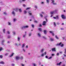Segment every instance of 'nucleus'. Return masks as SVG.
I'll list each match as a JSON object with an SVG mask.
<instances>
[{"label": "nucleus", "instance_id": "423d86ee", "mask_svg": "<svg viewBox=\"0 0 66 66\" xmlns=\"http://www.w3.org/2000/svg\"><path fill=\"white\" fill-rule=\"evenodd\" d=\"M59 18H60L59 17V15H58L56 16V17H53V18L54 19H59Z\"/></svg>", "mask_w": 66, "mask_h": 66}, {"label": "nucleus", "instance_id": "ea45409f", "mask_svg": "<svg viewBox=\"0 0 66 66\" xmlns=\"http://www.w3.org/2000/svg\"><path fill=\"white\" fill-rule=\"evenodd\" d=\"M54 26L55 27L56 26V23H55L54 22Z\"/></svg>", "mask_w": 66, "mask_h": 66}, {"label": "nucleus", "instance_id": "9b49d317", "mask_svg": "<svg viewBox=\"0 0 66 66\" xmlns=\"http://www.w3.org/2000/svg\"><path fill=\"white\" fill-rule=\"evenodd\" d=\"M14 55V53H13L10 55V57H12V56H13V55Z\"/></svg>", "mask_w": 66, "mask_h": 66}, {"label": "nucleus", "instance_id": "864d4df0", "mask_svg": "<svg viewBox=\"0 0 66 66\" xmlns=\"http://www.w3.org/2000/svg\"><path fill=\"white\" fill-rule=\"evenodd\" d=\"M32 28H34V25L33 24H32Z\"/></svg>", "mask_w": 66, "mask_h": 66}, {"label": "nucleus", "instance_id": "c85d7f7f", "mask_svg": "<svg viewBox=\"0 0 66 66\" xmlns=\"http://www.w3.org/2000/svg\"><path fill=\"white\" fill-rule=\"evenodd\" d=\"M48 17V16H45L44 18H45L46 20V21L47 22V19H46V17Z\"/></svg>", "mask_w": 66, "mask_h": 66}, {"label": "nucleus", "instance_id": "1a4fd4ad", "mask_svg": "<svg viewBox=\"0 0 66 66\" xmlns=\"http://www.w3.org/2000/svg\"><path fill=\"white\" fill-rule=\"evenodd\" d=\"M61 17L63 19H65V16L64 15H61Z\"/></svg>", "mask_w": 66, "mask_h": 66}, {"label": "nucleus", "instance_id": "ddd939ff", "mask_svg": "<svg viewBox=\"0 0 66 66\" xmlns=\"http://www.w3.org/2000/svg\"><path fill=\"white\" fill-rule=\"evenodd\" d=\"M46 22L44 21L43 22V26H45V25H46Z\"/></svg>", "mask_w": 66, "mask_h": 66}, {"label": "nucleus", "instance_id": "7ed1b4c3", "mask_svg": "<svg viewBox=\"0 0 66 66\" xmlns=\"http://www.w3.org/2000/svg\"><path fill=\"white\" fill-rule=\"evenodd\" d=\"M57 12V10H55L54 11H53L51 12V14L52 15H53L54 14V13H56Z\"/></svg>", "mask_w": 66, "mask_h": 66}, {"label": "nucleus", "instance_id": "6e6d98bb", "mask_svg": "<svg viewBox=\"0 0 66 66\" xmlns=\"http://www.w3.org/2000/svg\"><path fill=\"white\" fill-rule=\"evenodd\" d=\"M45 57L46 59H48V56H46Z\"/></svg>", "mask_w": 66, "mask_h": 66}, {"label": "nucleus", "instance_id": "aec40b11", "mask_svg": "<svg viewBox=\"0 0 66 66\" xmlns=\"http://www.w3.org/2000/svg\"><path fill=\"white\" fill-rule=\"evenodd\" d=\"M0 64H4V62L3 61H2L0 62Z\"/></svg>", "mask_w": 66, "mask_h": 66}, {"label": "nucleus", "instance_id": "c756f323", "mask_svg": "<svg viewBox=\"0 0 66 66\" xmlns=\"http://www.w3.org/2000/svg\"><path fill=\"white\" fill-rule=\"evenodd\" d=\"M24 46H25L24 44H23L22 46V48H24Z\"/></svg>", "mask_w": 66, "mask_h": 66}, {"label": "nucleus", "instance_id": "6e6552de", "mask_svg": "<svg viewBox=\"0 0 66 66\" xmlns=\"http://www.w3.org/2000/svg\"><path fill=\"white\" fill-rule=\"evenodd\" d=\"M16 60H18L19 59H20V57L19 56H16Z\"/></svg>", "mask_w": 66, "mask_h": 66}, {"label": "nucleus", "instance_id": "052dcab7", "mask_svg": "<svg viewBox=\"0 0 66 66\" xmlns=\"http://www.w3.org/2000/svg\"><path fill=\"white\" fill-rule=\"evenodd\" d=\"M23 6L24 7H26V5L25 4L23 5Z\"/></svg>", "mask_w": 66, "mask_h": 66}, {"label": "nucleus", "instance_id": "4468645a", "mask_svg": "<svg viewBox=\"0 0 66 66\" xmlns=\"http://www.w3.org/2000/svg\"><path fill=\"white\" fill-rule=\"evenodd\" d=\"M38 36L39 37H41V35L39 33H38Z\"/></svg>", "mask_w": 66, "mask_h": 66}, {"label": "nucleus", "instance_id": "13d9d810", "mask_svg": "<svg viewBox=\"0 0 66 66\" xmlns=\"http://www.w3.org/2000/svg\"><path fill=\"white\" fill-rule=\"evenodd\" d=\"M34 22H35V23H37L38 22L36 21H34Z\"/></svg>", "mask_w": 66, "mask_h": 66}, {"label": "nucleus", "instance_id": "0eeeda50", "mask_svg": "<svg viewBox=\"0 0 66 66\" xmlns=\"http://www.w3.org/2000/svg\"><path fill=\"white\" fill-rule=\"evenodd\" d=\"M50 33H51L52 35V36H54V34L53 33V31H50Z\"/></svg>", "mask_w": 66, "mask_h": 66}, {"label": "nucleus", "instance_id": "3c124183", "mask_svg": "<svg viewBox=\"0 0 66 66\" xmlns=\"http://www.w3.org/2000/svg\"><path fill=\"white\" fill-rule=\"evenodd\" d=\"M0 57L2 58V57H3V56H2V55H0Z\"/></svg>", "mask_w": 66, "mask_h": 66}, {"label": "nucleus", "instance_id": "c9c22d12", "mask_svg": "<svg viewBox=\"0 0 66 66\" xmlns=\"http://www.w3.org/2000/svg\"><path fill=\"white\" fill-rule=\"evenodd\" d=\"M32 35V33H30L29 34V36H31V35Z\"/></svg>", "mask_w": 66, "mask_h": 66}, {"label": "nucleus", "instance_id": "72a5a7b5", "mask_svg": "<svg viewBox=\"0 0 66 66\" xmlns=\"http://www.w3.org/2000/svg\"><path fill=\"white\" fill-rule=\"evenodd\" d=\"M52 58V56H51L49 57V58H48V59H51Z\"/></svg>", "mask_w": 66, "mask_h": 66}, {"label": "nucleus", "instance_id": "c03bdc74", "mask_svg": "<svg viewBox=\"0 0 66 66\" xmlns=\"http://www.w3.org/2000/svg\"><path fill=\"white\" fill-rule=\"evenodd\" d=\"M43 38L44 39H46V37H45L44 36H43Z\"/></svg>", "mask_w": 66, "mask_h": 66}, {"label": "nucleus", "instance_id": "49530a36", "mask_svg": "<svg viewBox=\"0 0 66 66\" xmlns=\"http://www.w3.org/2000/svg\"><path fill=\"white\" fill-rule=\"evenodd\" d=\"M44 54V55H46V54H47V52H45Z\"/></svg>", "mask_w": 66, "mask_h": 66}, {"label": "nucleus", "instance_id": "de8ad7c7", "mask_svg": "<svg viewBox=\"0 0 66 66\" xmlns=\"http://www.w3.org/2000/svg\"><path fill=\"white\" fill-rule=\"evenodd\" d=\"M42 14H45V13L44 12H41Z\"/></svg>", "mask_w": 66, "mask_h": 66}, {"label": "nucleus", "instance_id": "a878e982", "mask_svg": "<svg viewBox=\"0 0 66 66\" xmlns=\"http://www.w3.org/2000/svg\"><path fill=\"white\" fill-rule=\"evenodd\" d=\"M8 24L9 25H11V22H8Z\"/></svg>", "mask_w": 66, "mask_h": 66}, {"label": "nucleus", "instance_id": "2eb2a0df", "mask_svg": "<svg viewBox=\"0 0 66 66\" xmlns=\"http://www.w3.org/2000/svg\"><path fill=\"white\" fill-rule=\"evenodd\" d=\"M12 14L14 16H15V12H14V11H13L12 12Z\"/></svg>", "mask_w": 66, "mask_h": 66}, {"label": "nucleus", "instance_id": "39448f33", "mask_svg": "<svg viewBox=\"0 0 66 66\" xmlns=\"http://www.w3.org/2000/svg\"><path fill=\"white\" fill-rule=\"evenodd\" d=\"M18 10L19 11V12H22V10H21V9H20L19 10L18 9H16V10H15V11H18Z\"/></svg>", "mask_w": 66, "mask_h": 66}, {"label": "nucleus", "instance_id": "a18cd8bd", "mask_svg": "<svg viewBox=\"0 0 66 66\" xmlns=\"http://www.w3.org/2000/svg\"><path fill=\"white\" fill-rule=\"evenodd\" d=\"M20 59H21V60H22V59H23V57H21L20 58Z\"/></svg>", "mask_w": 66, "mask_h": 66}, {"label": "nucleus", "instance_id": "69168bd1", "mask_svg": "<svg viewBox=\"0 0 66 66\" xmlns=\"http://www.w3.org/2000/svg\"><path fill=\"white\" fill-rule=\"evenodd\" d=\"M12 66H15V64H12Z\"/></svg>", "mask_w": 66, "mask_h": 66}, {"label": "nucleus", "instance_id": "b1692460", "mask_svg": "<svg viewBox=\"0 0 66 66\" xmlns=\"http://www.w3.org/2000/svg\"><path fill=\"white\" fill-rule=\"evenodd\" d=\"M44 34H47V31L46 30H45L44 31Z\"/></svg>", "mask_w": 66, "mask_h": 66}, {"label": "nucleus", "instance_id": "2f4dec72", "mask_svg": "<svg viewBox=\"0 0 66 66\" xmlns=\"http://www.w3.org/2000/svg\"><path fill=\"white\" fill-rule=\"evenodd\" d=\"M20 38L19 37H18V41H19L20 40Z\"/></svg>", "mask_w": 66, "mask_h": 66}, {"label": "nucleus", "instance_id": "9d476101", "mask_svg": "<svg viewBox=\"0 0 66 66\" xmlns=\"http://www.w3.org/2000/svg\"><path fill=\"white\" fill-rule=\"evenodd\" d=\"M28 13L30 16H31V15H32V12H31L30 11H29L28 12Z\"/></svg>", "mask_w": 66, "mask_h": 66}, {"label": "nucleus", "instance_id": "f704fd0d", "mask_svg": "<svg viewBox=\"0 0 66 66\" xmlns=\"http://www.w3.org/2000/svg\"><path fill=\"white\" fill-rule=\"evenodd\" d=\"M38 30L40 31H42V28H39L38 29Z\"/></svg>", "mask_w": 66, "mask_h": 66}, {"label": "nucleus", "instance_id": "412c9836", "mask_svg": "<svg viewBox=\"0 0 66 66\" xmlns=\"http://www.w3.org/2000/svg\"><path fill=\"white\" fill-rule=\"evenodd\" d=\"M32 65L34 66H37L36 64L34 63L32 64Z\"/></svg>", "mask_w": 66, "mask_h": 66}, {"label": "nucleus", "instance_id": "603ef678", "mask_svg": "<svg viewBox=\"0 0 66 66\" xmlns=\"http://www.w3.org/2000/svg\"><path fill=\"white\" fill-rule=\"evenodd\" d=\"M27 13V11H24V13L25 14H26Z\"/></svg>", "mask_w": 66, "mask_h": 66}, {"label": "nucleus", "instance_id": "58836bf2", "mask_svg": "<svg viewBox=\"0 0 66 66\" xmlns=\"http://www.w3.org/2000/svg\"><path fill=\"white\" fill-rule=\"evenodd\" d=\"M30 7L27 8L26 9V10H29V9H30Z\"/></svg>", "mask_w": 66, "mask_h": 66}, {"label": "nucleus", "instance_id": "79ce46f5", "mask_svg": "<svg viewBox=\"0 0 66 66\" xmlns=\"http://www.w3.org/2000/svg\"><path fill=\"white\" fill-rule=\"evenodd\" d=\"M7 34H10V31H8L7 32Z\"/></svg>", "mask_w": 66, "mask_h": 66}, {"label": "nucleus", "instance_id": "e2e57ef3", "mask_svg": "<svg viewBox=\"0 0 66 66\" xmlns=\"http://www.w3.org/2000/svg\"><path fill=\"white\" fill-rule=\"evenodd\" d=\"M26 36V35H23V37H24Z\"/></svg>", "mask_w": 66, "mask_h": 66}, {"label": "nucleus", "instance_id": "e433bc0d", "mask_svg": "<svg viewBox=\"0 0 66 66\" xmlns=\"http://www.w3.org/2000/svg\"><path fill=\"white\" fill-rule=\"evenodd\" d=\"M44 54L43 53V54H42L41 55V56H44Z\"/></svg>", "mask_w": 66, "mask_h": 66}, {"label": "nucleus", "instance_id": "4c0bfd02", "mask_svg": "<svg viewBox=\"0 0 66 66\" xmlns=\"http://www.w3.org/2000/svg\"><path fill=\"white\" fill-rule=\"evenodd\" d=\"M40 15L41 17H43V15L42 14H40Z\"/></svg>", "mask_w": 66, "mask_h": 66}, {"label": "nucleus", "instance_id": "f257e3e1", "mask_svg": "<svg viewBox=\"0 0 66 66\" xmlns=\"http://www.w3.org/2000/svg\"><path fill=\"white\" fill-rule=\"evenodd\" d=\"M29 28V26H22L21 27V29H27Z\"/></svg>", "mask_w": 66, "mask_h": 66}, {"label": "nucleus", "instance_id": "bf43d9fd", "mask_svg": "<svg viewBox=\"0 0 66 66\" xmlns=\"http://www.w3.org/2000/svg\"><path fill=\"white\" fill-rule=\"evenodd\" d=\"M21 66H24V64H21Z\"/></svg>", "mask_w": 66, "mask_h": 66}, {"label": "nucleus", "instance_id": "a211bd4d", "mask_svg": "<svg viewBox=\"0 0 66 66\" xmlns=\"http://www.w3.org/2000/svg\"><path fill=\"white\" fill-rule=\"evenodd\" d=\"M3 31L4 33H5V29H3Z\"/></svg>", "mask_w": 66, "mask_h": 66}, {"label": "nucleus", "instance_id": "680f3d73", "mask_svg": "<svg viewBox=\"0 0 66 66\" xmlns=\"http://www.w3.org/2000/svg\"><path fill=\"white\" fill-rule=\"evenodd\" d=\"M59 55V53H57V54L56 55L58 56Z\"/></svg>", "mask_w": 66, "mask_h": 66}, {"label": "nucleus", "instance_id": "4be33fe9", "mask_svg": "<svg viewBox=\"0 0 66 66\" xmlns=\"http://www.w3.org/2000/svg\"><path fill=\"white\" fill-rule=\"evenodd\" d=\"M62 62H60L59 63H57V64L58 65H60L62 64Z\"/></svg>", "mask_w": 66, "mask_h": 66}, {"label": "nucleus", "instance_id": "6ab92c4d", "mask_svg": "<svg viewBox=\"0 0 66 66\" xmlns=\"http://www.w3.org/2000/svg\"><path fill=\"white\" fill-rule=\"evenodd\" d=\"M12 33H13V35H16V32H15L14 31H13L12 32Z\"/></svg>", "mask_w": 66, "mask_h": 66}, {"label": "nucleus", "instance_id": "37998d69", "mask_svg": "<svg viewBox=\"0 0 66 66\" xmlns=\"http://www.w3.org/2000/svg\"><path fill=\"white\" fill-rule=\"evenodd\" d=\"M65 51H64V53H65V54H66V49H65L64 50Z\"/></svg>", "mask_w": 66, "mask_h": 66}, {"label": "nucleus", "instance_id": "dca6fc26", "mask_svg": "<svg viewBox=\"0 0 66 66\" xmlns=\"http://www.w3.org/2000/svg\"><path fill=\"white\" fill-rule=\"evenodd\" d=\"M50 40L51 41H54V39L52 38H50Z\"/></svg>", "mask_w": 66, "mask_h": 66}, {"label": "nucleus", "instance_id": "7c9ffc66", "mask_svg": "<svg viewBox=\"0 0 66 66\" xmlns=\"http://www.w3.org/2000/svg\"><path fill=\"white\" fill-rule=\"evenodd\" d=\"M41 4H44L45 3L44 2H41Z\"/></svg>", "mask_w": 66, "mask_h": 66}, {"label": "nucleus", "instance_id": "09e8293b", "mask_svg": "<svg viewBox=\"0 0 66 66\" xmlns=\"http://www.w3.org/2000/svg\"><path fill=\"white\" fill-rule=\"evenodd\" d=\"M23 50L24 52H26V50L24 49V48L23 49Z\"/></svg>", "mask_w": 66, "mask_h": 66}, {"label": "nucleus", "instance_id": "0e129e2a", "mask_svg": "<svg viewBox=\"0 0 66 66\" xmlns=\"http://www.w3.org/2000/svg\"><path fill=\"white\" fill-rule=\"evenodd\" d=\"M39 27H42V25L41 24H39Z\"/></svg>", "mask_w": 66, "mask_h": 66}, {"label": "nucleus", "instance_id": "5701e85b", "mask_svg": "<svg viewBox=\"0 0 66 66\" xmlns=\"http://www.w3.org/2000/svg\"><path fill=\"white\" fill-rule=\"evenodd\" d=\"M16 20H17V19H13V21L14 22H15Z\"/></svg>", "mask_w": 66, "mask_h": 66}, {"label": "nucleus", "instance_id": "393cba45", "mask_svg": "<svg viewBox=\"0 0 66 66\" xmlns=\"http://www.w3.org/2000/svg\"><path fill=\"white\" fill-rule=\"evenodd\" d=\"M44 51V49L43 48L41 50L40 52H43Z\"/></svg>", "mask_w": 66, "mask_h": 66}, {"label": "nucleus", "instance_id": "8fccbe9b", "mask_svg": "<svg viewBox=\"0 0 66 66\" xmlns=\"http://www.w3.org/2000/svg\"><path fill=\"white\" fill-rule=\"evenodd\" d=\"M4 14L5 15H6V14H7L6 13V12H4Z\"/></svg>", "mask_w": 66, "mask_h": 66}, {"label": "nucleus", "instance_id": "cd10ccee", "mask_svg": "<svg viewBox=\"0 0 66 66\" xmlns=\"http://www.w3.org/2000/svg\"><path fill=\"white\" fill-rule=\"evenodd\" d=\"M55 38H56V39H59V37H58V36H55Z\"/></svg>", "mask_w": 66, "mask_h": 66}, {"label": "nucleus", "instance_id": "f03ea898", "mask_svg": "<svg viewBox=\"0 0 66 66\" xmlns=\"http://www.w3.org/2000/svg\"><path fill=\"white\" fill-rule=\"evenodd\" d=\"M57 46H60L61 47H63L64 46V44L62 43H58L56 44Z\"/></svg>", "mask_w": 66, "mask_h": 66}, {"label": "nucleus", "instance_id": "f3484780", "mask_svg": "<svg viewBox=\"0 0 66 66\" xmlns=\"http://www.w3.org/2000/svg\"><path fill=\"white\" fill-rule=\"evenodd\" d=\"M26 0H22L20 1V2H24L26 1Z\"/></svg>", "mask_w": 66, "mask_h": 66}, {"label": "nucleus", "instance_id": "4d7b16f0", "mask_svg": "<svg viewBox=\"0 0 66 66\" xmlns=\"http://www.w3.org/2000/svg\"><path fill=\"white\" fill-rule=\"evenodd\" d=\"M26 48H27V49H28V45H27L26 46Z\"/></svg>", "mask_w": 66, "mask_h": 66}, {"label": "nucleus", "instance_id": "f8f14e48", "mask_svg": "<svg viewBox=\"0 0 66 66\" xmlns=\"http://www.w3.org/2000/svg\"><path fill=\"white\" fill-rule=\"evenodd\" d=\"M52 51H56V50L55 49V48H53L52 49Z\"/></svg>", "mask_w": 66, "mask_h": 66}, {"label": "nucleus", "instance_id": "20e7f679", "mask_svg": "<svg viewBox=\"0 0 66 66\" xmlns=\"http://www.w3.org/2000/svg\"><path fill=\"white\" fill-rule=\"evenodd\" d=\"M52 3L53 4V5H56L57 4L56 3H54V0H51Z\"/></svg>", "mask_w": 66, "mask_h": 66}, {"label": "nucleus", "instance_id": "774afa93", "mask_svg": "<svg viewBox=\"0 0 66 66\" xmlns=\"http://www.w3.org/2000/svg\"><path fill=\"white\" fill-rule=\"evenodd\" d=\"M55 55L54 54H52V56H54Z\"/></svg>", "mask_w": 66, "mask_h": 66}, {"label": "nucleus", "instance_id": "338daca9", "mask_svg": "<svg viewBox=\"0 0 66 66\" xmlns=\"http://www.w3.org/2000/svg\"><path fill=\"white\" fill-rule=\"evenodd\" d=\"M11 37V36H8V38H10Z\"/></svg>", "mask_w": 66, "mask_h": 66}, {"label": "nucleus", "instance_id": "473e14b6", "mask_svg": "<svg viewBox=\"0 0 66 66\" xmlns=\"http://www.w3.org/2000/svg\"><path fill=\"white\" fill-rule=\"evenodd\" d=\"M2 50H3V48H2V47L0 48V51H2Z\"/></svg>", "mask_w": 66, "mask_h": 66}, {"label": "nucleus", "instance_id": "a19ab883", "mask_svg": "<svg viewBox=\"0 0 66 66\" xmlns=\"http://www.w3.org/2000/svg\"><path fill=\"white\" fill-rule=\"evenodd\" d=\"M34 8H35L36 9H37V6L35 5L34 6Z\"/></svg>", "mask_w": 66, "mask_h": 66}, {"label": "nucleus", "instance_id": "bb28decb", "mask_svg": "<svg viewBox=\"0 0 66 66\" xmlns=\"http://www.w3.org/2000/svg\"><path fill=\"white\" fill-rule=\"evenodd\" d=\"M46 1L47 3H49V1H50V0H46Z\"/></svg>", "mask_w": 66, "mask_h": 66}, {"label": "nucleus", "instance_id": "5fc2aeb1", "mask_svg": "<svg viewBox=\"0 0 66 66\" xmlns=\"http://www.w3.org/2000/svg\"><path fill=\"white\" fill-rule=\"evenodd\" d=\"M61 30H64V29L63 28H61Z\"/></svg>", "mask_w": 66, "mask_h": 66}]
</instances>
